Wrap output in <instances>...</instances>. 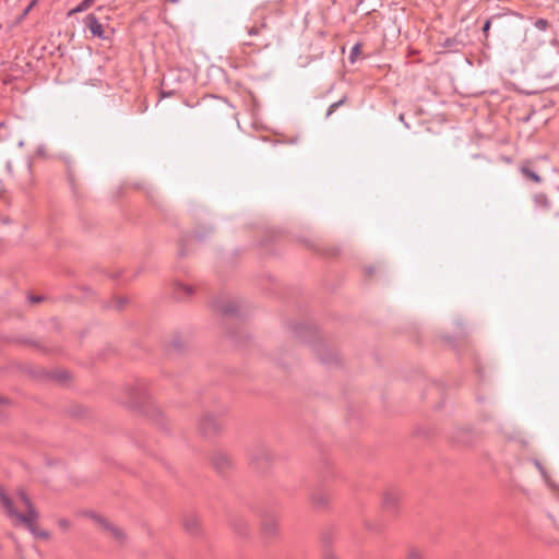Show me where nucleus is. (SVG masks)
Instances as JSON below:
<instances>
[{"mask_svg":"<svg viewBox=\"0 0 559 559\" xmlns=\"http://www.w3.org/2000/svg\"><path fill=\"white\" fill-rule=\"evenodd\" d=\"M345 100L346 98L343 97L342 99L331 104L326 111V117H330L340 106H342L345 103Z\"/></svg>","mask_w":559,"mask_h":559,"instance_id":"nucleus-21","label":"nucleus"},{"mask_svg":"<svg viewBox=\"0 0 559 559\" xmlns=\"http://www.w3.org/2000/svg\"><path fill=\"white\" fill-rule=\"evenodd\" d=\"M557 215L559 216V212H558V214H557Z\"/></svg>","mask_w":559,"mask_h":559,"instance_id":"nucleus-37","label":"nucleus"},{"mask_svg":"<svg viewBox=\"0 0 559 559\" xmlns=\"http://www.w3.org/2000/svg\"><path fill=\"white\" fill-rule=\"evenodd\" d=\"M255 451L257 453L252 454V459L257 462L260 460V456L264 460H269L271 457L269 449L264 445L258 447Z\"/></svg>","mask_w":559,"mask_h":559,"instance_id":"nucleus-14","label":"nucleus"},{"mask_svg":"<svg viewBox=\"0 0 559 559\" xmlns=\"http://www.w3.org/2000/svg\"><path fill=\"white\" fill-rule=\"evenodd\" d=\"M345 100L346 98L343 97L342 99L331 104L326 111V117H330L340 106H342L345 103Z\"/></svg>","mask_w":559,"mask_h":559,"instance_id":"nucleus-20","label":"nucleus"},{"mask_svg":"<svg viewBox=\"0 0 559 559\" xmlns=\"http://www.w3.org/2000/svg\"><path fill=\"white\" fill-rule=\"evenodd\" d=\"M400 500V493L394 490L386 491L383 495V506L388 510H393Z\"/></svg>","mask_w":559,"mask_h":559,"instance_id":"nucleus-10","label":"nucleus"},{"mask_svg":"<svg viewBox=\"0 0 559 559\" xmlns=\"http://www.w3.org/2000/svg\"><path fill=\"white\" fill-rule=\"evenodd\" d=\"M128 403L132 407H141L148 399V388L144 380H136L127 386Z\"/></svg>","mask_w":559,"mask_h":559,"instance_id":"nucleus-2","label":"nucleus"},{"mask_svg":"<svg viewBox=\"0 0 559 559\" xmlns=\"http://www.w3.org/2000/svg\"><path fill=\"white\" fill-rule=\"evenodd\" d=\"M406 559H424V556L420 550L411 548L407 551Z\"/></svg>","mask_w":559,"mask_h":559,"instance_id":"nucleus-18","label":"nucleus"},{"mask_svg":"<svg viewBox=\"0 0 559 559\" xmlns=\"http://www.w3.org/2000/svg\"><path fill=\"white\" fill-rule=\"evenodd\" d=\"M91 516H92L93 520H95L97 523H99L105 530L110 532L112 537H115L117 540H123L124 539L126 536H124V533H123V531L121 528L110 524L104 518H102L99 515L91 514Z\"/></svg>","mask_w":559,"mask_h":559,"instance_id":"nucleus-6","label":"nucleus"},{"mask_svg":"<svg viewBox=\"0 0 559 559\" xmlns=\"http://www.w3.org/2000/svg\"><path fill=\"white\" fill-rule=\"evenodd\" d=\"M312 501L317 506H324L328 503L329 497L325 493H317V495H313Z\"/></svg>","mask_w":559,"mask_h":559,"instance_id":"nucleus-17","label":"nucleus"},{"mask_svg":"<svg viewBox=\"0 0 559 559\" xmlns=\"http://www.w3.org/2000/svg\"><path fill=\"white\" fill-rule=\"evenodd\" d=\"M17 497H19V500L22 502V504L25 508L24 513L16 511L12 499L0 487V503H1L2 508L4 509L5 513L10 518L15 519L19 523L23 524L33 536L39 537L43 539H48L50 537L49 532L44 531V530H38L36 526V521L39 518V513L34 508L28 496L24 491H20L17 493Z\"/></svg>","mask_w":559,"mask_h":559,"instance_id":"nucleus-1","label":"nucleus"},{"mask_svg":"<svg viewBox=\"0 0 559 559\" xmlns=\"http://www.w3.org/2000/svg\"><path fill=\"white\" fill-rule=\"evenodd\" d=\"M173 293L176 299L185 300L193 295L194 288L190 285L175 282L173 286Z\"/></svg>","mask_w":559,"mask_h":559,"instance_id":"nucleus-7","label":"nucleus"},{"mask_svg":"<svg viewBox=\"0 0 559 559\" xmlns=\"http://www.w3.org/2000/svg\"><path fill=\"white\" fill-rule=\"evenodd\" d=\"M323 559H337L336 556L332 552H326Z\"/></svg>","mask_w":559,"mask_h":559,"instance_id":"nucleus-32","label":"nucleus"},{"mask_svg":"<svg viewBox=\"0 0 559 559\" xmlns=\"http://www.w3.org/2000/svg\"><path fill=\"white\" fill-rule=\"evenodd\" d=\"M359 53H360V45L359 44H355L353 46V48L350 50V53H349V57H348L349 61L352 63H354L356 61L357 57L359 56Z\"/></svg>","mask_w":559,"mask_h":559,"instance_id":"nucleus-19","label":"nucleus"},{"mask_svg":"<svg viewBox=\"0 0 559 559\" xmlns=\"http://www.w3.org/2000/svg\"><path fill=\"white\" fill-rule=\"evenodd\" d=\"M213 465L218 473H224L231 467V460L226 453H215L213 456Z\"/></svg>","mask_w":559,"mask_h":559,"instance_id":"nucleus-8","label":"nucleus"},{"mask_svg":"<svg viewBox=\"0 0 559 559\" xmlns=\"http://www.w3.org/2000/svg\"><path fill=\"white\" fill-rule=\"evenodd\" d=\"M185 530L189 534H197L199 532L200 522L197 515H189L183 521Z\"/></svg>","mask_w":559,"mask_h":559,"instance_id":"nucleus-12","label":"nucleus"},{"mask_svg":"<svg viewBox=\"0 0 559 559\" xmlns=\"http://www.w3.org/2000/svg\"><path fill=\"white\" fill-rule=\"evenodd\" d=\"M38 1L39 0H32L31 2H34V5H36Z\"/></svg>","mask_w":559,"mask_h":559,"instance_id":"nucleus-35","label":"nucleus"},{"mask_svg":"<svg viewBox=\"0 0 559 559\" xmlns=\"http://www.w3.org/2000/svg\"><path fill=\"white\" fill-rule=\"evenodd\" d=\"M534 464H535V466L538 468V471L540 472V474H542V476L544 477V479H545L546 481H548L547 473H546V471L544 469V467L542 466V464H540L537 460H535V461H534Z\"/></svg>","mask_w":559,"mask_h":559,"instance_id":"nucleus-26","label":"nucleus"},{"mask_svg":"<svg viewBox=\"0 0 559 559\" xmlns=\"http://www.w3.org/2000/svg\"><path fill=\"white\" fill-rule=\"evenodd\" d=\"M29 301L32 304H37V302H40L43 300V297L41 296H34V295H31L28 297Z\"/></svg>","mask_w":559,"mask_h":559,"instance_id":"nucleus-31","label":"nucleus"},{"mask_svg":"<svg viewBox=\"0 0 559 559\" xmlns=\"http://www.w3.org/2000/svg\"><path fill=\"white\" fill-rule=\"evenodd\" d=\"M534 204L537 209L542 210H549L550 209V201L548 197L545 193H536L533 197Z\"/></svg>","mask_w":559,"mask_h":559,"instance_id":"nucleus-13","label":"nucleus"},{"mask_svg":"<svg viewBox=\"0 0 559 559\" xmlns=\"http://www.w3.org/2000/svg\"><path fill=\"white\" fill-rule=\"evenodd\" d=\"M278 530L277 520L272 515H266L262 520V532L265 536L272 537L276 535Z\"/></svg>","mask_w":559,"mask_h":559,"instance_id":"nucleus-9","label":"nucleus"},{"mask_svg":"<svg viewBox=\"0 0 559 559\" xmlns=\"http://www.w3.org/2000/svg\"><path fill=\"white\" fill-rule=\"evenodd\" d=\"M537 158H538V159H544V160H547V159H548L547 155H539Z\"/></svg>","mask_w":559,"mask_h":559,"instance_id":"nucleus-33","label":"nucleus"},{"mask_svg":"<svg viewBox=\"0 0 559 559\" xmlns=\"http://www.w3.org/2000/svg\"><path fill=\"white\" fill-rule=\"evenodd\" d=\"M127 302H128V299H127V298H124V297H118V298H116V300H115V306H114V307H115V308H117V309H121V308H123V306H124Z\"/></svg>","mask_w":559,"mask_h":559,"instance_id":"nucleus-24","label":"nucleus"},{"mask_svg":"<svg viewBox=\"0 0 559 559\" xmlns=\"http://www.w3.org/2000/svg\"><path fill=\"white\" fill-rule=\"evenodd\" d=\"M222 429L219 419L211 413H205L199 421V430L206 437L214 436Z\"/></svg>","mask_w":559,"mask_h":559,"instance_id":"nucleus-4","label":"nucleus"},{"mask_svg":"<svg viewBox=\"0 0 559 559\" xmlns=\"http://www.w3.org/2000/svg\"><path fill=\"white\" fill-rule=\"evenodd\" d=\"M58 525L62 530H68L70 527V522L67 519H61L59 520Z\"/></svg>","mask_w":559,"mask_h":559,"instance_id":"nucleus-28","label":"nucleus"},{"mask_svg":"<svg viewBox=\"0 0 559 559\" xmlns=\"http://www.w3.org/2000/svg\"><path fill=\"white\" fill-rule=\"evenodd\" d=\"M535 27L539 31H546L548 27V21L545 19H538L534 23Z\"/></svg>","mask_w":559,"mask_h":559,"instance_id":"nucleus-23","label":"nucleus"},{"mask_svg":"<svg viewBox=\"0 0 559 559\" xmlns=\"http://www.w3.org/2000/svg\"><path fill=\"white\" fill-rule=\"evenodd\" d=\"M85 27L91 32L93 37L103 39V40H109L110 35L112 34V29L109 32L106 31L103 26V24L99 22L97 16L94 13H90L84 19Z\"/></svg>","mask_w":559,"mask_h":559,"instance_id":"nucleus-3","label":"nucleus"},{"mask_svg":"<svg viewBox=\"0 0 559 559\" xmlns=\"http://www.w3.org/2000/svg\"><path fill=\"white\" fill-rule=\"evenodd\" d=\"M213 307L225 316H235L238 313L239 305L236 300L226 297H217L213 301Z\"/></svg>","mask_w":559,"mask_h":559,"instance_id":"nucleus-5","label":"nucleus"},{"mask_svg":"<svg viewBox=\"0 0 559 559\" xmlns=\"http://www.w3.org/2000/svg\"><path fill=\"white\" fill-rule=\"evenodd\" d=\"M34 7H35L34 2H29V4L23 10V12H22V14L20 16V20L25 19Z\"/></svg>","mask_w":559,"mask_h":559,"instance_id":"nucleus-27","label":"nucleus"},{"mask_svg":"<svg viewBox=\"0 0 559 559\" xmlns=\"http://www.w3.org/2000/svg\"><path fill=\"white\" fill-rule=\"evenodd\" d=\"M520 171L521 174L526 178V179H530L532 181H534L535 183H540L542 182V178L539 175H537L531 167H530V163L528 162H525L523 163L521 166H520Z\"/></svg>","mask_w":559,"mask_h":559,"instance_id":"nucleus-11","label":"nucleus"},{"mask_svg":"<svg viewBox=\"0 0 559 559\" xmlns=\"http://www.w3.org/2000/svg\"><path fill=\"white\" fill-rule=\"evenodd\" d=\"M168 1H169V2H171V3H176V2H178L179 0H168Z\"/></svg>","mask_w":559,"mask_h":559,"instance_id":"nucleus-34","label":"nucleus"},{"mask_svg":"<svg viewBox=\"0 0 559 559\" xmlns=\"http://www.w3.org/2000/svg\"><path fill=\"white\" fill-rule=\"evenodd\" d=\"M490 26H491V22L490 20H487L483 26V32L485 34V36L487 37L488 36V32L490 29Z\"/></svg>","mask_w":559,"mask_h":559,"instance_id":"nucleus-30","label":"nucleus"},{"mask_svg":"<svg viewBox=\"0 0 559 559\" xmlns=\"http://www.w3.org/2000/svg\"><path fill=\"white\" fill-rule=\"evenodd\" d=\"M60 381H66L68 379V373L66 371L57 372L55 376Z\"/></svg>","mask_w":559,"mask_h":559,"instance_id":"nucleus-29","label":"nucleus"},{"mask_svg":"<svg viewBox=\"0 0 559 559\" xmlns=\"http://www.w3.org/2000/svg\"><path fill=\"white\" fill-rule=\"evenodd\" d=\"M3 126H4V123H3V122H0V128H2Z\"/></svg>","mask_w":559,"mask_h":559,"instance_id":"nucleus-36","label":"nucleus"},{"mask_svg":"<svg viewBox=\"0 0 559 559\" xmlns=\"http://www.w3.org/2000/svg\"><path fill=\"white\" fill-rule=\"evenodd\" d=\"M345 100L346 98L343 97L342 99L331 104L326 111V117H330L340 106H342L345 103Z\"/></svg>","mask_w":559,"mask_h":559,"instance_id":"nucleus-22","label":"nucleus"},{"mask_svg":"<svg viewBox=\"0 0 559 559\" xmlns=\"http://www.w3.org/2000/svg\"><path fill=\"white\" fill-rule=\"evenodd\" d=\"M265 27H266V24L264 21H262L260 23V25L247 26V33L249 36H257V35H260L262 29H264Z\"/></svg>","mask_w":559,"mask_h":559,"instance_id":"nucleus-15","label":"nucleus"},{"mask_svg":"<svg viewBox=\"0 0 559 559\" xmlns=\"http://www.w3.org/2000/svg\"><path fill=\"white\" fill-rule=\"evenodd\" d=\"M96 0H83L81 3H79L72 11L71 13H79V12H83V11H86L87 9H90L94 2Z\"/></svg>","mask_w":559,"mask_h":559,"instance_id":"nucleus-16","label":"nucleus"},{"mask_svg":"<svg viewBox=\"0 0 559 559\" xmlns=\"http://www.w3.org/2000/svg\"><path fill=\"white\" fill-rule=\"evenodd\" d=\"M321 348L325 349V345L320 343V344L316 345V349H314V350L318 353V355L320 356V359H321L323 362H329V361H330V359H329L328 357H324V356H321V355H320V349H321Z\"/></svg>","mask_w":559,"mask_h":559,"instance_id":"nucleus-25","label":"nucleus"}]
</instances>
